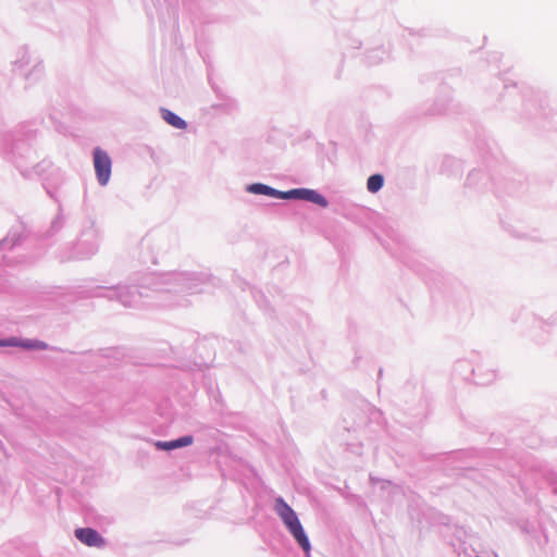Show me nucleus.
I'll return each instance as SVG.
<instances>
[{
    "label": "nucleus",
    "mask_w": 557,
    "mask_h": 557,
    "mask_svg": "<svg viewBox=\"0 0 557 557\" xmlns=\"http://www.w3.org/2000/svg\"><path fill=\"white\" fill-rule=\"evenodd\" d=\"M274 510L295 541L309 556L311 544L295 510L282 497L275 499Z\"/></svg>",
    "instance_id": "obj_1"
},
{
    "label": "nucleus",
    "mask_w": 557,
    "mask_h": 557,
    "mask_svg": "<svg viewBox=\"0 0 557 557\" xmlns=\"http://www.w3.org/2000/svg\"><path fill=\"white\" fill-rule=\"evenodd\" d=\"M94 166L99 184L106 186L110 181L112 162L109 154L101 148L94 150Z\"/></svg>",
    "instance_id": "obj_2"
},
{
    "label": "nucleus",
    "mask_w": 557,
    "mask_h": 557,
    "mask_svg": "<svg viewBox=\"0 0 557 557\" xmlns=\"http://www.w3.org/2000/svg\"><path fill=\"white\" fill-rule=\"evenodd\" d=\"M76 539L90 547H101L104 545V539L98 531L91 528H79L75 530Z\"/></svg>",
    "instance_id": "obj_3"
},
{
    "label": "nucleus",
    "mask_w": 557,
    "mask_h": 557,
    "mask_svg": "<svg viewBox=\"0 0 557 557\" xmlns=\"http://www.w3.org/2000/svg\"><path fill=\"white\" fill-rule=\"evenodd\" d=\"M292 199H300L310 201L312 203L319 205L322 208L327 207L329 202L326 198L318 193L317 190L309 188H294L292 189Z\"/></svg>",
    "instance_id": "obj_4"
},
{
    "label": "nucleus",
    "mask_w": 557,
    "mask_h": 557,
    "mask_svg": "<svg viewBox=\"0 0 557 557\" xmlns=\"http://www.w3.org/2000/svg\"><path fill=\"white\" fill-rule=\"evenodd\" d=\"M0 346L2 347H23L26 349H45L47 345L39 341H18L15 337L8 339H0Z\"/></svg>",
    "instance_id": "obj_5"
},
{
    "label": "nucleus",
    "mask_w": 557,
    "mask_h": 557,
    "mask_svg": "<svg viewBox=\"0 0 557 557\" xmlns=\"http://www.w3.org/2000/svg\"><path fill=\"white\" fill-rule=\"evenodd\" d=\"M194 442V437L191 435H185L180 438L173 441H158L156 442V447L161 450H173L181 447H186L191 445Z\"/></svg>",
    "instance_id": "obj_6"
},
{
    "label": "nucleus",
    "mask_w": 557,
    "mask_h": 557,
    "mask_svg": "<svg viewBox=\"0 0 557 557\" xmlns=\"http://www.w3.org/2000/svg\"><path fill=\"white\" fill-rule=\"evenodd\" d=\"M112 294L119 298L124 306H133L136 304V295L131 287H120L112 290Z\"/></svg>",
    "instance_id": "obj_7"
},
{
    "label": "nucleus",
    "mask_w": 557,
    "mask_h": 557,
    "mask_svg": "<svg viewBox=\"0 0 557 557\" xmlns=\"http://www.w3.org/2000/svg\"><path fill=\"white\" fill-rule=\"evenodd\" d=\"M161 113H162V117L164 119V121L166 123H169L170 125H172L173 127L178 128V129L186 128V126H187L186 122L181 116L175 114L174 112H172L168 109H162Z\"/></svg>",
    "instance_id": "obj_8"
},
{
    "label": "nucleus",
    "mask_w": 557,
    "mask_h": 557,
    "mask_svg": "<svg viewBox=\"0 0 557 557\" xmlns=\"http://www.w3.org/2000/svg\"><path fill=\"white\" fill-rule=\"evenodd\" d=\"M384 184V178L381 174H373L368 178L367 188L370 193H377Z\"/></svg>",
    "instance_id": "obj_9"
},
{
    "label": "nucleus",
    "mask_w": 557,
    "mask_h": 557,
    "mask_svg": "<svg viewBox=\"0 0 557 557\" xmlns=\"http://www.w3.org/2000/svg\"><path fill=\"white\" fill-rule=\"evenodd\" d=\"M271 186L262 184V183H256L247 186V191L256 195H264L270 196L271 193Z\"/></svg>",
    "instance_id": "obj_10"
},
{
    "label": "nucleus",
    "mask_w": 557,
    "mask_h": 557,
    "mask_svg": "<svg viewBox=\"0 0 557 557\" xmlns=\"http://www.w3.org/2000/svg\"><path fill=\"white\" fill-rule=\"evenodd\" d=\"M269 197L281 198V199H292V189L282 191V190H278V189H275L272 187Z\"/></svg>",
    "instance_id": "obj_11"
}]
</instances>
